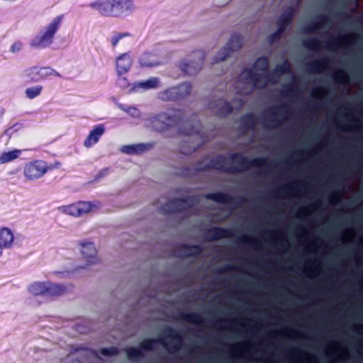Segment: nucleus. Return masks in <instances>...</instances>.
I'll use <instances>...</instances> for the list:
<instances>
[{"mask_svg":"<svg viewBox=\"0 0 363 363\" xmlns=\"http://www.w3.org/2000/svg\"><path fill=\"white\" fill-rule=\"evenodd\" d=\"M269 62L266 57L257 59L252 69L242 72L237 81V92L239 94H248L255 89H263L268 84H276L279 78L291 72V66L288 60L277 65L272 72L269 71Z\"/></svg>","mask_w":363,"mask_h":363,"instance_id":"obj_1","label":"nucleus"},{"mask_svg":"<svg viewBox=\"0 0 363 363\" xmlns=\"http://www.w3.org/2000/svg\"><path fill=\"white\" fill-rule=\"evenodd\" d=\"M157 344H161L169 353L175 354L182 347V336L173 328L167 327L160 337L157 339H147L143 340L140 347L143 350L152 351Z\"/></svg>","mask_w":363,"mask_h":363,"instance_id":"obj_2","label":"nucleus"},{"mask_svg":"<svg viewBox=\"0 0 363 363\" xmlns=\"http://www.w3.org/2000/svg\"><path fill=\"white\" fill-rule=\"evenodd\" d=\"M212 166L222 172L235 173L249 169L248 159L240 153L219 155L212 160Z\"/></svg>","mask_w":363,"mask_h":363,"instance_id":"obj_3","label":"nucleus"},{"mask_svg":"<svg viewBox=\"0 0 363 363\" xmlns=\"http://www.w3.org/2000/svg\"><path fill=\"white\" fill-rule=\"evenodd\" d=\"M62 16L53 18L49 23L41 28L40 31L31 39L30 45L34 48H45L52 43L55 34L62 26Z\"/></svg>","mask_w":363,"mask_h":363,"instance_id":"obj_4","label":"nucleus"},{"mask_svg":"<svg viewBox=\"0 0 363 363\" xmlns=\"http://www.w3.org/2000/svg\"><path fill=\"white\" fill-rule=\"evenodd\" d=\"M67 290L66 286L50 281H34L27 287L28 292L34 296L55 297L63 294Z\"/></svg>","mask_w":363,"mask_h":363,"instance_id":"obj_5","label":"nucleus"},{"mask_svg":"<svg viewBox=\"0 0 363 363\" xmlns=\"http://www.w3.org/2000/svg\"><path fill=\"white\" fill-rule=\"evenodd\" d=\"M179 123V118L177 115L162 112L147 119L145 125L155 131L163 132L170 127L177 125Z\"/></svg>","mask_w":363,"mask_h":363,"instance_id":"obj_6","label":"nucleus"},{"mask_svg":"<svg viewBox=\"0 0 363 363\" xmlns=\"http://www.w3.org/2000/svg\"><path fill=\"white\" fill-rule=\"evenodd\" d=\"M204 58L205 55L203 51H195L179 62V68L186 75L196 74L201 70Z\"/></svg>","mask_w":363,"mask_h":363,"instance_id":"obj_7","label":"nucleus"},{"mask_svg":"<svg viewBox=\"0 0 363 363\" xmlns=\"http://www.w3.org/2000/svg\"><path fill=\"white\" fill-rule=\"evenodd\" d=\"M48 163L42 160L27 162L23 168V175L28 181H35L42 178L48 171Z\"/></svg>","mask_w":363,"mask_h":363,"instance_id":"obj_8","label":"nucleus"},{"mask_svg":"<svg viewBox=\"0 0 363 363\" xmlns=\"http://www.w3.org/2000/svg\"><path fill=\"white\" fill-rule=\"evenodd\" d=\"M198 199L194 196L188 197L186 199H177L169 201L162 208L164 213H176L189 211L197 203Z\"/></svg>","mask_w":363,"mask_h":363,"instance_id":"obj_9","label":"nucleus"},{"mask_svg":"<svg viewBox=\"0 0 363 363\" xmlns=\"http://www.w3.org/2000/svg\"><path fill=\"white\" fill-rule=\"evenodd\" d=\"M294 9L292 7H289L279 16L277 21V30L269 36L268 40L270 43L272 44L280 39L282 33L291 25L294 17Z\"/></svg>","mask_w":363,"mask_h":363,"instance_id":"obj_10","label":"nucleus"},{"mask_svg":"<svg viewBox=\"0 0 363 363\" xmlns=\"http://www.w3.org/2000/svg\"><path fill=\"white\" fill-rule=\"evenodd\" d=\"M98 206L99 205L96 203L79 201L70 205L64 206L62 207V209L64 213L68 215L78 217L91 211Z\"/></svg>","mask_w":363,"mask_h":363,"instance_id":"obj_11","label":"nucleus"},{"mask_svg":"<svg viewBox=\"0 0 363 363\" xmlns=\"http://www.w3.org/2000/svg\"><path fill=\"white\" fill-rule=\"evenodd\" d=\"M242 44V36L238 33L233 34L227 45L217 53L214 57V62H218L224 60L230 55V52L240 49Z\"/></svg>","mask_w":363,"mask_h":363,"instance_id":"obj_12","label":"nucleus"},{"mask_svg":"<svg viewBox=\"0 0 363 363\" xmlns=\"http://www.w3.org/2000/svg\"><path fill=\"white\" fill-rule=\"evenodd\" d=\"M106 132V127L104 124L99 123L93 126L86 138L84 140V146L86 148H91L96 145L100 140L101 138Z\"/></svg>","mask_w":363,"mask_h":363,"instance_id":"obj_13","label":"nucleus"},{"mask_svg":"<svg viewBox=\"0 0 363 363\" xmlns=\"http://www.w3.org/2000/svg\"><path fill=\"white\" fill-rule=\"evenodd\" d=\"M133 58L130 52H125L116 57V70L117 75L126 74L133 65Z\"/></svg>","mask_w":363,"mask_h":363,"instance_id":"obj_14","label":"nucleus"},{"mask_svg":"<svg viewBox=\"0 0 363 363\" xmlns=\"http://www.w3.org/2000/svg\"><path fill=\"white\" fill-rule=\"evenodd\" d=\"M80 251L83 258L89 264H93L98 262L97 251L94 242L83 241L80 243Z\"/></svg>","mask_w":363,"mask_h":363,"instance_id":"obj_15","label":"nucleus"},{"mask_svg":"<svg viewBox=\"0 0 363 363\" xmlns=\"http://www.w3.org/2000/svg\"><path fill=\"white\" fill-rule=\"evenodd\" d=\"M90 7L105 16H114L113 0H97L90 4Z\"/></svg>","mask_w":363,"mask_h":363,"instance_id":"obj_16","label":"nucleus"},{"mask_svg":"<svg viewBox=\"0 0 363 363\" xmlns=\"http://www.w3.org/2000/svg\"><path fill=\"white\" fill-rule=\"evenodd\" d=\"M160 85V79L158 77H153L146 80L139 81L133 83L131 85L130 91L133 92H138L140 91L154 89L159 87Z\"/></svg>","mask_w":363,"mask_h":363,"instance_id":"obj_17","label":"nucleus"},{"mask_svg":"<svg viewBox=\"0 0 363 363\" xmlns=\"http://www.w3.org/2000/svg\"><path fill=\"white\" fill-rule=\"evenodd\" d=\"M277 110L285 111L286 110V106L284 104L270 108L267 111L269 114V118L267 120L266 118H263L262 123L264 128L267 129H274L281 124V121L277 118Z\"/></svg>","mask_w":363,"mask_h":363,"instance_id":"obj_18","label":"nucleus"},{"mask_svg":"<svg viewBox=\"0 0 363 363\" xmlns=\"http://www.w3.org/2000/svg\"><path fill=\"white\" fill-rule=\"evenodd\" d=\"M114 16H121L130 13L134 6L131 0H113Z\"/></svg>","mask_w":363,"mask_h":363,"instance_id":"obj_19","label":"nucleus"},{"mask_svg":"<svg viewBox=\"0 0 363 363\" xmlns=\"http://www.w3.org/2000/svg\"><path fill=\"white\" fill-rule=\"evenodd\" d=\"M201 125L200 122L197 121L196 124L191 128L181 130L182 134L193 136L198 141L196 144L191 146V150H195L202 143L205 142L203 133L201 130Z\"/></svg>","mask_w":363,"mask_h":363,"instance_id":"obj_20","label":"nucleus"},{"mask_svg":"<svg viewBox=\"0 0 363 363\" xmlns=\"http://www.w3.org/2000/svg\"><path fill=\"white\" fill-rule=\"evenodd\" d=\"M210 108L217 115L224 116L233 112V106L223 99L212 101L209 104Z\"/></svg>","mask_w":363,"mask_h":363,"instance_id":"obj_21","label":"nucleus"},{"mask_svg":"<svg viewBox=\"0 0 363 363\" xmlns=\"http://www.w3.org/2000/svg\"><path fill=\"white\" fill-rule=\"evenodd\" d=\"M153 145L154 143H151L126 145L121 146L120 150L121 152L127 155H136L149 150Z\"/></svg>","mask_w":363,"mask_h":363,"instance_id":"obj_22","label":"nucleus"},{"mask_svg":"<svg viewBox=\"0 0 363 363\" xmlns=\"http://www.w3.org/2000/svg\"><path fill=\"white\" fill-rule=\"evenodd\" d=\"M142 67H154L160 64L159 55L155 52H145L139 58Z\"/></svg>","mask_w":363,"mask_h":363,"instance_id":"obj_23","label":"nucleus"},{"mask_svg":"<svg viewBox=\"0 0 363 363\" xmlns=\"http://www.w3.org/2000/svg\"><path fill=\"white\" fill-rule=\"evenodd\" d=\"M258 117L253 113H247L243 116L240 121V126L244 132L253 130L259 123Z\"/></svg>","mask_w":363,"mask_h":363,"instance_id":"obj_24","label":"nucleus"},{"mask_svg":"<svg viewBox=\"0 0 363 363\" xmlns=\"http://www.w3.org/2000/svg\"><path fill=\"white\" fill-rule=\"evenodd\" d=\"M329 69L328 59L317 60L307 65V70L311 73H321Z\"/></svg>","mask_w":363,"mask_h":363,"instance_id":"obj_25","label":"nucleus"},{"mask_svg":"<svg viewBox=\"0 0 363 363\" xmlns=\"http://www.w3.org/2000/svg\"><path fill=\"white\" fill-rule=\"evenodd\" d=\"M14 235L12 231L8 228L0 229V245L3 247L11 248L13 244Z\"/></svg>","mask_w":363,"mask_h":363,"instance_id":"obj_26","label":"nucleus"},{"mask_svg":"<svg viewBox=\"0 0 363 363\" xmlns=\"http://www.w3.org/2000/svg\"><path fill=\"white\" fill-rule=\"evenodd\" d=\"M176 86L170 87L158 93V98L162 101L180 100L184 93H178Z\"/></svg>","mask_w":363,"mask_h":363,"instance_id":"obj_27","label":"nucleus"},{"mask_svg":"<svg viewBox=\"0 0 363 363\" xmlns=\"http://www.w3.org/2000/svg\"><path fill=\"white\" fill-rule=\"evenodd\" d=\"M208 234L210 239L212 240L231 238L233 236V232L230 229L218 227L213 228Z\"/></svg>","mask_w":363,"mask_h":363,"instance_id":"obj_28","label":"nucleus"},{"mask_svg":"<svg viewBox=\"0 0 363 363\" xmlns=\"http://www.w3.org/2000/svg\"><path fill=\"white\" fill-rule=\"evenodd\" d=\"M22 154V150L13 149L9 151H4L0 154V164L11 162L18 159Z\"/></svg>","mask_w":363,"mask_h":363,"instance_id":"obj_29","label":"nucleus"},{"mask_svg":"<svg viewBox=\"0 0 363 363\" xmlns=\"http://www.w3.org/2000/svg\"><path fill=\"white\" fill-rule=\"evenodd\" d=\"M180 317L183 320L195 325H201L204 322L203 317L200 313L196 312H182L180 313Z\"/></svg>","mask_w":363,"mask_h":363,"instance_id":"obj_30","label":"nucleus"},{"mask_svg":"<svg viewBox=\"0 0 363 363\" xmlns=\"http://www.w3.org/2000/svg\"><path fill=\"white\" fill-rule=\"evenodd\" d=\"M206 198L216 202L225 204L230 203L232 199L229 194L222 192L210 193L206 195Z\"/></svg>","mask_w":363,"mask_h":363,"instance_id":"obj_31","label":"nucleus"},{"mask_svg":"<svg viewBox=\"0 0 363 363\" xmlns=\"http://www.w3.org/2000/svg\"><path fill=\"white\" fill-rule=\"evenodd\" d=\"M32 70L33 72L37 71V74H38V78L36 80L45 79L50 76L59 77L60 74L53 69L50 67H41L40 69H37L36 67L33 68Z\"/></svg>","mask_w":363,"mask_h":363,"instance_id":"obj_32","label":"nucleus"},{"mask_svg":"<svg viewBox=\"0 0 363 363\" xmlns=\"http://www.w3.org/2000/svg\"><path fill=\"white\" fill-rule=\"evenodd\" d=\"M130 34L128 32L120 33L113 32L111 36L108 39L113 48H115L119 42L124 38L129 37Z\"/></svg>","mask_w":363,"mask_h":363,"instance_id":"obj_33","label":"nucleus"},{"mask_svg":"<svg viewBox=\"0 0 363 363\" xmlns=\"http://www.w3.org/2000/svg\"><path fill=\"white\" fill-rule=\"evenodd\" d=\"M118 107L133 118H140L141 117L140 110L135 106H127L124 104H120L118 105Z\"/></svg>","mask_w":363,"mask_h":363,"instance_id":"obj_34","label":"nucleus"},{"mask_svg":"<svg viewBox=\"0 0 363 363\" xmlns=\"http://www.w3.org/2000/svg\"><path fill=\"white\" fill-rule=\"evenodd\" d=\"M42 91L43 86L41 85H35L26 89L25 94L28 99H33L40 96Z\"/></svg>","mask_w":363,"mask_h":363,"instance_id":"obj_35","label":"nucleus"},{"mask_svg":"<svg viewBox=\"0 0 363 363\" xmlns=\"http://www.w3.org/2000/svg\"><path fill=\"white\" fill-rule=\"evenodd\" d=\"M125 352L128 358L130 361H138L143 357V354L141 350L135 347H128L125 350Z\"/></svg>","mask_w":363,"mask_h":363,"instance_id":"obj_36","label":"nucleus"},{"mask_svg":"<svg viewBox=\"0 0 363 363\" xmlns=\"http://www.w3.org/2000/svg\"><path fill=\"white\" fill-rule=\"evenodd\" d=\"M303 46L311 50V51H317L320 49V43L315 38H308L306 39L303 42Z\"/></svg>","mask_w":363,"mask_h":363,"instance_id":"obj_37","label":"nucleus"},{"mask_svg":"<svg viewBox=\"0 0 363 363\" xmlns=\"http://www.w3.org/2000/svg\"><path fill=\"white\" fill-rule=\"evenodd\" d=\"M202 252V249L199 245H194L191 247H184V256H197Z\"/></svg>","mask_w":363,"mask_h":363,"instance_id":"obj_38","label":"nucleus"},{"mask_svg":"<svg viewBox=\"0 0 363 363\" xmlns=\"http://www.w3.org/2000/svg\"><path fill=\"white\" fill-rule=\"evenodd\" d=\"M239 240L241 242L248 245L254 248L257 249L259 247L257 239L251 235H243L239 238Z\"/></svg>","mask_w":363,"mask_h":363,"instance_id":"obj_39","label":"nucleus"},{"mask_svg":"<svg viewBox=\"0 0 363 363\" xmlns=\"http://www.w3.org/2000/svg\"><path fill=\"white\" fill-rule=\"evenodd\" d=\"M176 87H177V89H177L178 93H181V94L184 93V94H182V96H181V99H184L185 97L189 96L191 93V85L189 82L182 83Z\"/></svg>","mask_w":363,"mask_h":363,"instance_id":"obj_40","label":"nucleus"},{"mask_svg":"<svg viewBox=\"0 0 363 363\" xmlns=\"http://www.w3.org/2000/svg\"><path fill=\"white\" fill-rule=\"evenodd\" d=\"M334 79L337 82L342 84L348 83L350 80L348 74L343 69H339L334 74Z\"/></svg>","mask_w":363,"mask_h":363,"instance_id":"obj_41","label":"nucleus"},{"mask_svg":"<svg viewBox=\"0 0 363 363\" xmlns=\"http://www.w3.org/2000/svg\"><path fill=\"white\" fill-rule=\"evenodd\" d=\"M267 162V159L265 157H256L252 160H248L249 169L251 167L262 168L266 165Z\"/></svg>","mask_w":363,"mask_h":363,"instance_id":"obj_42","label":"nucleus"},{"mask_svg":"<svg viewBox=\"0 0 363 363\" xmlns=\"http://www.w3.org/2000/svg\"><path fill=\"white\" fill-rule=\"evenodd\" d=\"M125 75V74L117 75L118 78L116 82V85L122 89H126L130 86L128 79Z\"/></svg>","mask_w":363,"mask_h":363,"instance_id":"obj_43","label":"nucleus"},{"mask_svg":"<svg viewBox=\"0 0 363 363\" xmlns=\"http://www.w3.org/2000/svg\"><path fill=\"white\" fill-rule=\"evenodd\" d=\"M325 21H326V18L323 17L322 21H318V22H314V23H311L306 28L307 33H313L315 32L317 30H318L319 28H320L323 26V24L325 23Z\"/></svg>","mask_w":363,"mask_h":363,"instance_id":"obj_44","label":"nucleus"},{"mask_svg":"<svg viewBox=\"0 0 363 363\" xmlns=\"http://www.w3.org/2000/svg\"><path fill=\"white\" fill-rule=\"evenodd\" d=\"M118 353V350L115 347H111L108 348H102L100 350V354L103 356L109 357L117 354Z\"/></svg>","mask_w":363,"mask_h":363,"instance_id":"obj_45","label":"nucleus"},{"mask_svg":"<svg viewBox=\"0 0 363 363\" xmlns=\"http://www.w3.org/2000/svg\"><path fill=\"white\" fill-rule=\"evenodd\" d=\"M294 91V85L291 84H285L281 90V94L284 97H290Z\"/></svg>","mask_w":363,"mask_h":363,"instance_id":"obj_46","label":"nucleus"},{"mask_svg":"<svg viewBox=\"0 0 363 363\" xmlns=\"http://www.w3.org/2000/svg\"><path fill=\"white\" fill-rule=\"evenodd\" d=\"M342 199V195L340 193H335L332 195L330 199V202L333 204L337 205L340 204Z\"/></svg>","mask_w":363,"mask_h":363,"instance_id":"obj_47","label":"nucleus"},{"mask_svg":"<svg viewBox=\"0 0 363 363\" xmlns=\"http://www.w3.org/2000/svg\"><path fill=\"white\" fill-rule=\"evenodd\" d=\"M340 46V42L337 40L334 41L329 42L327 44V48L330 50H337Z\"/></svg>","mask_w":363,"mask_h":363,"instance_id":"obj_48","label":"nucleus"},{"mask_svg":"<svg viewBox=\"0 0 363 363\" xmlns=\"http://www.w3.org/2000/svg\"><path fill=\"white\" fill-rule=\"evenodd\" d=\"M22 48V43L20 42H16L11 46L10 50L12 52H18Z\"/></svg>","mask_w":363,"mask_h":363,"instance_id":"obj_49","label":"nucleus"},{"mask_svg":"<svg viewBox=\"0 0 363 363\" xmlns=\"http://www.w3.org/2000/svg\"><path fill=\"white\" fill-rule=\"evenodd\" d=\"M324 94V89L323 88H319L313 91V96L315 98H319Z\"/></svg>","mask_w":363,"mask_h":363,"instance_id":"obj_50","label":"nucleus"},{"mask_svg":"<svg viewBox=\"0 0 363 363\" xmlns=\"http://www.w3.org/2000/svg\"><path fill=\"white\" fill-rule=\"evenodd\" d=\"M308 215V213L306 209L305 208H301L297 213L296 217L298 218H303L306 216Z\"/></svg>","mask_w":363,"mask_h":363,"instance_id":"obj_51","label":"nucleus"},{"mask_svg":"<svg viewBox=\"0 0 363 363\" xmlns=\"http://www.w3.org/2000/svg\"><path fill=\"white\" fill-rule=\"evenodd\" d=\"M350 40V36L349 35H346L343 36L341 39V43H348Z\"/></svg>","mask_w":363,"mask_h":363,"instance_id":"obj_52","label":"nucleus"},{"mask_svg":"<svg viewBox=\"0 0 363 363\" xmlns=\"http://www.w3.org/2000/svg\"><path fill=\"white\" fill-rule=\"evenodd\" d=\"M355 328L357 329V332L359 333H361V332L359 331V330L361 329H363V325H355Z\"/></svg>","mask_w":363,"mask_h":363,"instance_id":"obj_53","label":"nucleus"},{"mask_svg":"<svg viewBox=\"0 0 363 363\" xmlns=\"http://www.w3.org/2000/svg\"><path fill=\"white\" fill-rule=\"evenodd\" d=\"M55 274L57 275H60L61 277H65V275L67 274V272H55Z\"/></svg>","mask_w":363,"mask_h":363,"instance_id":"obj_54","label":"nucleus"},{"mask_svg":"<svg viewBox=\"0 0 363 363\" xmlns=\"http://www.w3.org/2000/svg\"><path fill=\"white\" fill-rule=\"evenodd\" d=\"M226 269H237L238 267L236 266H234V265H229V266L226 267Z\"/></svg>","mask_w":363,"mask_h":363,"instance_id":"obj_55","label":"nucleus"},{"mask_svg":"<svg viewBox=\"0 0 363 363\" xmlns=\"http://www.w3.org/2000/svg\"><path fill=\"white\" fill-rule=\"evenodd\" d=\"M242 105H243V102H242V100H240V99H239L238 105L237 106V107H236V108H240L241 106H242Z\"/></svg>","mask_w":363,"mask_h":363,"instance_id":"obj_56","label":"nucleus"},{"mask_svg":"<svg viewBox=\"0 0 363 363\" xmlns=\"http://www.w3.org/2000/svg\"><path fill=\"white\" fill-rule=\"evenodd\" d=\"M345 116H346V117L352 116V119H353V120H354L355 121H358L356 118H354L353 116H352L350 113H347L345 114Z\"/></svg>","mask_w":363,"mask_h":363,"instance_id":"obj_57","label":"nucleus"},{"mask_svg":"<svg viewBox=\"0 0 363 363\" xmlns=\"http://www.w3.org/2000/svg\"><path fill=\"white\" fill-rule=\"evenodd\" d=\"M6 249H7L6 247H3V246L1 245H0V257L2 255L3 250H6Z\"/></svg>","mask_w":363,"mask_h":363,"instance_id":"obj_58","label":"nucleus"},{"mask_svg":"<svg viewBox=\"0 0 363 363\" xmlns=\"http://www.w3.org/2000/svg\"><path fill=\"white\" fill-rule=\"evenodd\" d=\"M13 127L12 128H8L6 130V134L9 135L11 133V131L12 130Z\"/></svg>","mask_w":363,"mask_h":363,"instance_id":"obj_59","label":"nucleus"},{"mask_svg":"<svg viewBox=\"0 0 363 363\" xmlns=\"http://www.w3.org/2000/svg\"><path fill=\"white\" fill-rule=\"evenodd\" d=\"M223 322V320H218L217 322H216V325H218V324H220L221 323Z\"/></svg>","mask_w":363,"mask_h":363,"instance_id":"obj_60","label":"nucleus"},{"mask_svg":"<svg viewBox=\"0 0 363 363\" xmlns=\"http://www.w3.org/2000/svg\"><path fill=\"white\" fill-rule=\"evenodd\" d=\"M289 189V187L288 186H286L283 187V189Z\"/></svg>","mask_w":363,"mask_h":363,"instance_id":"obj_61","label":"nucleus"},{"mask_svg":"<svg viewBox=\"0 0 363 363\" xmlns=\"http://www.w3.org/2000/svg\"><path fill=\"white\" fill-rule=\"evenodd\" d=\"M298 1L299 2V1H300V0H298Z\"/></svg>","mask_w":363,"mask_h":363,"instance_id":"obj_62","label":"nucleus"}]
</instances>
